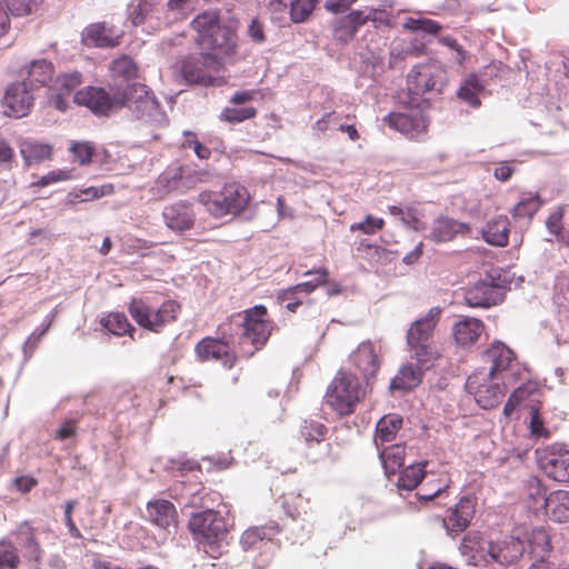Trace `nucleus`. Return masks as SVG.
Wrapping results in <instances>:
<instances>
[{"label":"nucleus","mask_w":569,"mask_h":569,"mask_svg":"<svg viewBox=\"0 0 569 569\" xmlns=\"http://www.w3.org/2000/svg\"><path fill=\"white\" fill-rule=\"evenodd\" d=\"M74 101L87 107L97 116L108 117L111 113L129 108L137 117L144 120H157L162 116L160 102L152 90L143 83L111 84L109 90L101 87H87L74 93Z\"/></svg>","instance_id":"f257e3e1"},{"label":"nucleus","mask_w":569,"mask_h":569,"mask_svg":"<svg viewBox=\"0 0 569 569\" xmlns=\"http://www.w3.org/2000/svg\"><path fill=\"white\" fill-rule=\"evenodd\" d=\"M460 550L472 566L489 568L498 565L506 567L522 557L525 546L519 538L512 536L493 542L485 539L480 532L471 531L463 537Z\"/></svg>","instance_id":"f03ea898"},{"label":"nucleus","mask_w":569,"mask_h":569,"mask_svg":"<svg viewBox=\"0 0 569 569\" xmlns=\"http://www.w3.org/2000/svg\"><path fill=\"white\" fill-rule=\"evenodd\" d=\"M181 310V303L170 298L160 303L151 297L132 298L128 306V311L138 326L154 333H160L167 326L174 323Z\"/></svg>","instance_id":"7ed1b4c3"},{"label":"nucleus","mask_w":569,"mask_h":569,"mask_svg":"<svg viewBox=\"0 0 569 569\" xmlns=\"http://www.w3.org/2000/svg\"><path fill=\"white\" fill-rule=\"evenodd\" d=\"M441 313L440 307H432L425 316L415 320L407 330L406 339L410 356L422 366L431 365L439 357L433 341V332Z\"/></svg>","instance_id":"20e7f679"},{"label":"nucleus","mask_w":569,"mask_h":569,"mask_svg":"<svg viewBox=\"0 0 569 569\" xmlns=\"http://www.w3.org/2000/svg\"><path fill=\"white\" fill-rule=\"evenodd\" d=\"M363 397L358 378L346 370L337 372L325 395L326 403L340 417L353 413Z\"/></svg>","instance_id":"39448f33"},{"label":"nucleus","mask_w":569,"mask_h":569,"mask_svg":"<svg viewBox=\"0 0 569 569\" xmlns=\"http://www.w3.org/2000/svg\"><path fill=\"white\" fill-rule=\"evenodd\" d=\"M249 200L247 188L238 182L226 183L219 192L202 191L198 196V201L214 218L239 214L246 209Z\"/></svg>","instance_id":"423d86ee"},{"label":"nucleus","mask_w":569,"mask_h":569,"mask_svg":"<svg viewBox=\"0 0 569 569\" xmlns=\"http://www.w3.org/2000/svg\"><path fill=\"white\" fill-rule=\"evenodd\" d=\"M180 70L183 79L190 84L220 87L227 83L223 62L210 53L186 57L181 61Z\"/></svg>","instance_id":"0eeeda50"},{"label":"nucleus","mask_w":569,"mask_h":569,"mask_svg":"<svg viewBox=\"0 0 569 569\" xmlns=\"http://www.w3.org/2000/svg\"><path fill=\"white\" fill-rule=\"evenodd\" d=\"M230 321L218 326V337H204L194 346V353L199 361H217L226 369H231L238 361V356L233 348V336L228 333Z\"/></svg>","instance_id":"6e6552de"},{"label":"nucleus","mask_w":569,"mask_h":569,"mask_svg":"<svg viewBox=\"0 0 569 569\" xmlns=\"http://www.w3.org/2000/svg\"><path fill=\"white\" fill-rule=\"evenodd\" d=\"M188 529L198 543L210 547L224 540L228 535L224 517L212 508L192 513L188 521Z\"/></svg>","instance_id":"1a4fd4ad"},{"label":"nucleus","mask_w":569,"mask_h":569,"mask_svg":"<svg viewBox=\"0 0 569 569\" xmlns=\"http://www.w3.org/2000/svg\"><path fill=\"white\" fill-rule=\"evenodd\" d=\"M446 71L436 62L415 66L407 76V90L411 102L426 94H439L445 86Z\"/></svg>","instance_id":"9d476101"},{"label":"nucleus","mask_w":569,"mask_h":569,"mask_svg":"<svg viewBox=\"0 0 569 569\" xmlns=\"http://www.w3.org/2000/svg\"><path fill=\"white\" fill-rule=\"evenodd\" d=\"M242 316V337L248 339L254 350H261L268 342L274 323L269 319L268 310L262 305L246 309Z\"/></svg>","instance_id":"9b49d317"},{"label":"nucleus","mask_w":569,"mask_h":569,"mask_svg":"<svg viewBox=\"0 0 569 569\" xmlns=\"http://www.w3.org/2000/svg\"><path fill=\"white\" fill-rule=\"evenodd\" d=\"M539 469L549 479L569 482V450L559 445H549L536 450Z\"/></svg>","instance_id":"f8f14e48"},{"label":"nucleus","mask_w":569,"mask_h":569,"mask_svg":"<svg viewBox=\"0 0 569 569\" xmlns=\"http://www.w3.org/2000/svg\"><path fill=\"white\" fill-rule=\"evenodd\" d=\"M383 123L409 139L418 140L427 133L429 119L421 109L408 108L401 112H390L383 118Z\"/></svg>","instance_id":"ddd939ff"},{"label":"nucleus","mask_w":569,"mask_h":569,"mask_svg":"<svg viewBox=\"0 0 569 569\" xmlns=\"http://www.w3.org/2000/svg\"><path fill=\"white\" fill-rule=\"evenodd\" d=\"M493 376L485 371H476L466 381V389L473 395L477 403L483 408H493L503 397L500 383L495 382Z\"/></svg>","instance_id":"4468645a"},{"label":"nucleus","mask_w":569,"mask_h":569,"mask_svg":"<svg viewBox=\"0 0 569 569\" xmlns=\"http://www.w3.org/2000/svg\"><path fill=\"white\" fill-rule=\"evenodd\" d=\"M33 106L34 96L32 89L22 81H14L6 88L1 107L7 117L16 119L27 117Z\"/></svg>","instance_id":"2eb2a0df"},{"label":"nucleus","mask_w":569,"mask_h":569,"mask_svg":"<svg viewBox=\"0 0 569 569\" xmlns=\"http://www.w3.org/2000/svg\"><path fill=\"white\" fill-rule=\"evenodd\" d=\"M503 287L492 274H487L465 292V301L471 308H490L502 302Z\"/></svg>","instance_id":"dca6fc26"},{"label":"nucleus","mask_w":569,"mask_h":569,"mask_svg":"<svg viewBox=\"0 0 569 569\" xmlns=\"http://www.w3.org/2000/svg\"><path fill=\"white\" fill-rule=\"evenodd\" d=\"M351 365L358 370L367 385L372 383L380 369L382 359L380 348L372 341H362L349 357Z\"/></svg>","instance_id":"f3484780"},{"label":"nucleus","mask_w":569,"mask_h":569,"mask_svg":"<svg viewBox=\"0 0 569 569\" xmlns=\"http://www.w3.org/2000/svg\"><path fill=\"white\" fill-rule=\"evenodd\" d=\"M477 507V497L468 495L447 510L443 518V526L449 536H458L463 532L471 523Z\"/></svg>","instance_id":"a211bd4d"},{"label":"nucleus","mask_w":569,"mask_h":569,"mask_svg":"<svg viewBox=\"0 0 569 569\" xmlns=\"http://www.w3.org/2000/svg\"><path fill=\"white\" fill-rule=\"evenodd\" d=\"M81 83L82 74L79 71L54 74L49 90V101L57 110L66 111L70 106V97Z\"/></svg>","instance_id":"6ab92c4d"},{"label":"nucleus","mask_w":569,"mask_h":569,"mask_svg":"<svg viewBox=\"0 0 569 569\" xmlns=\"http://www.w3.org/2000/svg\"><path fill=\"white\" fill-rule=\"evenodd\" d=\"M282 507L292 519L301 518L310 510L309 498L302 493V488L291 477H283L279 485Z\"/></svg>","instance_id":"aec40b11"},{"label":"nucleus","mask_w":569,"mask_h":569,"mask_svg":"<svg viewBox=\"0 0 569 569\" xmlns=\"http://www.w3.org/2000/svg\"><path fill=\"white\" fill-rule=\"evenodd\" d=\"M19 74L23 78L22 82L30 89L37 90L47 87L49 91L54 79L56 68L48 59H34L22 66Z\"/></svg>","instance_id":"412c9836"},{"label":"nucleus","mask_w":569,"mask_h":569,"mask_svg":"<svg viewBox=\"0 0 569 569\" xmlns=\"http://www.w3.org/2000/svg\"><path fill=\"white\" fill-rule=\"evenodd\" d=\"M471 227L448 216L437 217L431 224L429 238L436 243L455 240L457 237L469 236Z\"/></svg>","instance_id":"4be33fe9"},{"label":"nucleus","mask_w":569,"mask_h":569,"mask_svg":"<svg viewBox=\"0 0 569 569\" xmlns=\"http://www.w3.org/2000/svg\"><path fill=\"white\" fill-rule=\"evenodd\" d=\"M162 218L169 229L178 232L191 229L196 221L192 206L187 201H178L166 206Z\"/></svg>","instance_id":"5701e85b"},{"label":"nucleus","mask_w":569,"mask_h":569,"mask_svg":"<svg viewBox=\"0 0 569 569\" xmlns=\"http://www.w3.org/2000/svg\"><path fill=\"white\" fill-rule=\"evenodd\" d=\"M485 331V323L473 317H465L452 327V337L457 346L471 348L475 346Z\"/></svg>","instance_id":"b1692460"},{"label":"nucleus","mask_w":569,"mask_h":569,"mask_svg":"<svg viewBox=\"0 0 569 569\" xmlns=\"http://www.w3.org/2000/svg\"><path fill=\"white\" fill-rule=\"evenodd\" d=\"M200 44L207 49L212 50L210 53L213 57H218L224 63V59L231 57L236 51L234 34L226 27L220 26L214 32L200 42Z\"/></svg>","instance_id":"393cba45"},{"label":"nucleus","mask_w":569,"mask_h":569,"mask_svg":"<svg viewBox=\"0 0 569 569\" xmlns=\"http://www.w3.org/2000/svg\"><path fill=\"white\" fill-rule=\"evenodd\" d=\"M377 10L371 9L368 14L362 10H352L335 22L336 37L341 41H348L356 37L360 27L376 19Z\"/></svg>","instance_id":"a878e982"},{"label":"nucleus","mask_w":569,"mask_h":569,"mask_svg":"<svg viewBox=\"0 0 569 569\" xmlns=\"http://www.w3.org/2000/svg\"><path fill=\"white\" fill-rule=\"evenodd\" d=\"M121 36L104 22L91 23L82 32V41L87 46L114 48L119 46Z\"/></svg>","instance_id":"bb28decb"},{"label":"nucleus","mask_w":569,"mask_h":569,"mask_svg":"<svg viewBox=\"0 0 569 569\" xmlns=\"http://www.w3.org/2000/svg\"><path fill=\"white\" fill-rule=\"evenodd\" d=\"M315 291V286L311 283H298L284 289L277 293V301L279 303L286 302V309L296 313L303 303L311 305L312 300L309 296Z\"/></svg>","instance_id":"cd10ccee"},{"label":"nucleus","mask_w":569,"mask_h":569,"mask_svg":"<svg viewBox=\"0 0 569 569\" xmlns=\"http://www.w3.org/2000/svg\"><path fill=\"white\" fill-rule=\"evenodd\" d=\"M146 518L154 526L167 529L176 522L177 510L171 501L157 499L147 503Z\"/></svg>","instance_id":"c85d7f7f"},{"label":"nucleus","mask_w":569,"mask_h":569,"mask_svg":"<svg viewBox=\"0 0 569 569\" xmlns=\"http://www.w3.org/2000/svg\"><path fill=\"white\" fill-rule=\"evenodd\" d=\"M545 515L555 522L569 520V491L555 490L543 500Z\"/></svg>","instance_id":"c756f323"},{"label":"nucleus","mask_w":569,"mask_h":569,"mask_svg":"<svg viewBox=\"0 0 569 569\" xmlns=\"http://www.w3.org/2000/svg\"><path fill=\"white\" fill-rule=\"evenodd\" d=\"M482 357L483 361L489 365L488 373L495 376L508 369L515 355L505 343L495 342L483 352Z\"/></svg>","instance_id":"7c9ffc66"},{"label":"nucleus","mask_w":569,"mask_h":569,"mask_svg":"<svg viewBox=\"0 0 569 569\" xmlns=\"http://www.w3.org/2000/svg\"><path fill=\"white\" fill-rule=\"evenodd\" d=\"M482 239L496 247H506L509 242L510 221L506 216H498L489 220L483 227Z\"/></svg>","instance_id":"2f4dec72"},{"label":"nucleus","mask_w":569,"mask_h":569,"mask_svg":"<svg viewBox=\"0 0 569 569\" xmlns=\"http://www.w3.org/2000/svg\"><path fill=\"white\" fill-rule=\"evenodd\" d=\"M276 533L277 530L272 527H250L241 535L240 543L244 550L272 547V536Z\"/></svg>","instance_id":"473e14b6"},{"label":"nucleus","mask_w":569,"mask_h":569,"mask_svg":"<svg viewBox=\"0 0 569 569\" xmlns=\"http://www.w3.org/2000/svg\"><path fill=\"white\" fill-rule=\"evenodd\" d=\"M16 533L23 543L27 557L39 563L43 557V549L37 538L38 529L29 521H24L19 525Z\"/></svg>","instance_id":"72a5a7b5"},{"label":"nucleus","mask_w":569,"mask_h":569,"mask_svg":"<svg viewBox=\"0 0 569 569\" xmlns=\"http://www.w3.org/2000/svg\"><path fill=\"white\" fill-rule=\"evenodd\" d=\"M402 417L397 413H388L380 418L376 426V445L379 446V443L392 441L402 428Z\"/></svg>","instance_id":"f704fd0d"},{"label":"nucleus","mask_w":569,"mask_h":569,"mask_svg":"<svg viewBox=\"0 0 569 569\" xmlns=\"http://www.w3.org/2000/svg\"><path fill=\"white\" fill-rule=\"evenodd\" d=\"M109 71L112 80H122L126 84H131L138 78L139 68L131 57L123 54L111 61Z\"/></svg>","instance_id":"c9c22d12"},{"label":"nucleus","mask_w":569,"mask_h":569,"mask_svg":"<svg viewBox=\"0 0 569 569\" xmlns=\"http://www.w3.org/2000/svg\"><path fill=\"white\" fill-rule=\"evenodd\" d=\"M529 553L537 558V561H545V557L551 551L550 535L546 528L539 527L531 530L527 538Z\"/></svg>","instance_id":"e433bc0d"},{"label":"nucleus","mask_w":569,"mask_h":569,"mask_svg":"<svg viewBox=\"0 0 569 569\" xmlns=\"http://www.w3.org/2000/svg\"><path fill=\"white\" fill-rule=\"evenodd\" d=\"M380 460L388 476L395 475L405 463L406 445L396 443L386 447L380 452Z\"/></svg>","instance_id":"4c0bfd02"},{"label":"nucleus","mask_w":569,"mask_h":569,"mask_svg":"<svg viewBox=\"0 0 569 569\" xmlns=\"http://www.w3.org/2000/svg\"><path fill=\"white\" fill-rule=\"evenodd\" d=\"M422 380V371L413 365L403 366L398 375L391 380L390 388L393 390L408 391L416 388Z\"/></svg>","instance_id":"58836bf2"},{"label":"nucleus","mask_w":569,"mask_h":569,"mask_svg":"<svg viewBox=\"0 0 569 569\" xmlns=\"http://www.w3.org/2000/svg\"><path fill=\"white\" fill-rule=\"evenodd\" d=\"M20 152L27 163L49 160L52 157V146L38 141H23L20 146Z\"/></svg>","instance_id":"ea45409f"},{"label":"nucleus","mask_w":569,"mask_h":569,"mask_svg":"<svg viewBox=\"0 0 569 569\" xmlns=\"http://www.w3.org/2000/svg\"><path fill=\"white\" fill-rule=\"evenodd\" d=\"M425 468L426 463H415L402 469L397 481L398 489L408 491L416 489L427 473Z\"/></svg>","instance_id":"a19ab883"},{"label":"nucleus","mask_w":569,"mask_h":569,"mask_svg":"<svg viewBox=\"0 0 569 569\" xmlns=\"http://www.w3.org/2000/svg\"><path fill=\"white\" fill-rule=\"evenodd\" d=\"M219 14L214 11H207L198 14L191 22L192 29L198 33L199 43L220 27Z\"/></svg>","instance_id":"79ce46f5"},{"label":"nucleus","mask_w":569,"mask_h":569,"mask_svg":"<svg viewBox=\"0 0 569 569\" xmlns=\"http://www.w3.org/2000/svg\"><path fill=\"white\" fill-rule=\"evenodd\" d=\"M483 87L477 76H469L458 90V97L469 106L477 108L480 106L479 93Z\"/></svg>","instance_id":"37998d69"},{"label":"nucleus","mask_w":569,"mask_h":569,"mask_svg":"<svg viewBox=\"0 0 569 569\" xmlns=\"http://www.w3.org/2000/svg\"><path fill=\"white\" fill-rule=\"evenodd\" d=\"M101 325L116 336L132 335L134 327L129 322L127 316L122 312H111L101 320Z\"/></svg>","instance_id":"c03bdc74"},{"label":"nucleus","mask_w":569,"mask_h":569,"mask_svg":"<svg viewBox=\"0 0 569 569\" xmlns=\"http://www.w3.org/2000/svg\"><path fill=\"white\" fill-rule=\"evenodd\" d=\"M299 432L307 445L320 443L325 440L328 428L319 421L305 420Z\"/></svg>","instance_id":"a18cd8bd"},{"label":"nucleus","mask_w":569,"mask_h":569,"mask_svg":"<svg viewBox=\"0 0 569 569\" xmlns=\"http://www.w3.org/2000/svg\"><path fill=\"white\" fill-rule=\"evenodd\" d=\"M320 0H291L290 19L293 23L306 22L312 14Z\"/></svg>","instance_id":"49530a36"},{"label":"nucleus","mask_w":569,"mask_h":569,"mask_svg":"<svg viewBox=\"0 0 569 569\" xmlns=\"http://www.w3.org/2000/svg\"><path fill=\"white\" fill-rule=\"evenodd\" d=\"M529 430L532 437L548 439L550 438L552 430L549 428L546 419L536 406L530 407V425Z\"/></svg>","instance_id":"de8ad7c7"},{"label":"nucleus","mask_w":569,"mask_h":569,"mask_svg":"<svg viewBox=\"0 0 569 569\" xmlns=\"http://www.w3.org/2000/svg\"><path fill=\"white\" fill-rule=\"evenodd\" d=\"M450 482L451 480L448 473H441L436 482L428 480L418 493L419 499L427 501L432 500L433 498L440 496L447 488H449Z\"/></svg>","instance_id":"09e8293b"},{"label":"nucleus","mask_w":569,"mask_h":569,"mask_svg":"<svg viewBox=\"0 0 569 569\" xmlns=\"http://www.w3.org/2000/svg\"><path fill=\"white\" fill-rule=\"evenodd\" d=\"M257 109L254 107H243V108H234L227 107L224 108L219 118L221 121L229 123H239L249 119H252L257 116Z\"/></svg>","instance_id":"8fccbe9b"},{"label":"nucleus","mask_w":569,"mask_h":569,"mask_svg":"<svg viewBox=\"0 0 569 569\" xmlns=\"http://www.w3.org/2000/svg\"><path fill=\"white\" fill-rule=\"evenodd\" d=\"M403 28L412 32L422 31L428 34H438L442 29L440 23L428 18H408L403 22Z\"/></svg>","instance_id":"3c124183"},{"label":"nucleus","mask_w":569,"mask_h":569,"mask_svg":"<svg viewBox=\"0 0 569 569\" xmlns=\"http://www.w3.org/2000/svg\"><path fill=\"white\" fill-rule=\"evenodd\" d=\"M154 10L156 8L153 0L139 1L137 6H132L130 8V19L132 24H143L149 18L152 17Z\"/></svg>","instance_id":"603ef678"},{"label":"nucleus","mask_w":569,"mask_h":569,"mask_svg":"<svg viewBox=\"0 0 569 569\" xmlns=\"http://www.w3.org/2000/svg\"><path fill=\"white\" fill-rule=\"evenodd\" d=\"M541 201L539 197H526L521 199L513 208L512 216L515 218L531 219L533 214L540 209Z\"/></svg>","instance_id":"864d4df0"},{"label":"nucleus","mask_w":569,"mask_h":569,"mask_svg":"<svg viewBox=\"0 0 569 569\" xmlns=\"http://www.w3.org/2000/svg\"><path fill=\"white\" fill-rule=\"evenodd\" d=\"M20 563V558L8 540L0 541V569H16Z\"/></svg>","instance_id":"5fc2aeb1"},{"label":"nucleus","mask_w":569,"mask_h":569,"mask_svg":"<svg viewBox=\"0 0 569 569\" xmlns=\"http://www.w3.org/2000/svg\"><path fill=\"white\" fill-rule=\"evenodd\" d=\"M385 227V220L382 218H376L371 214H367L366 218L350 226V231H360L363 234H375L382 230Z\"/></svg>","instance_id":"6e6d98bb"},{"label":"nucleus","mask_w":569,"mask_h":569,"mask_svg":"<svg viewBox=\"0 0 569 569\" xmlns=\"http://www.w3.org/2000/svg\"><path fill=\"white\" fill-rule=\"evenodd\" d=\"M69 151L81 166H86L92 161L94 147L90 142H72Z\"/></svg>","instance_id":"4d7b16f0"},{"label":"nucleus","mask_w":569,"mask_h":569,"mask_svg":"<svg viewBox=\"0 0 569 569\" xmlns=\"http://www.w3.org/2000/svg\"><path fill=\"white\" fill-rule=\"evenodd\" d=\"M13 16L22 17L34 11L42 0H4Z\"/></svg>","instance_id":"13d9d810"},{"label":"nucleus","mask_w":569,"mask_h":569,"mask_svg":"<svg viewBox=\"0 0 569 569\" xmlns=\"http://www.w3.org/2000/svg\"><path fill=\"white\" fill-rule=\"evenodd\" d=\"M528 497L530 500L529 507L535 511H539L543 509V500L548 498V495L540 481H533L529 485Z\"/></svg>","instance_id":"bf43d9fd"},{"label":"nucleus","mask_w":569,"mask_h":569,"mask_svg":"<svg viewBox=\"0 0 569 569\" xmlns=\"http://www.w3.org/2000/svg\"><path fill=\"white\" fill-rule=\"evenodd\" d=\"M274 552V545H272V547H264L263 549H260V552L252 560L253 569H268L272 563Z\"/></svg>","instance_id":"052dcab7"},{"label":"nucleus","mask_w":569,"mask_h":569,"mask_svg":"<svg viewBox=\"0 0 569 569\" xmlns=\"http://www.w3.org/2000/svg\"><path fill=\"white\" fill-rule=\"evenodd\" d=\"M76 506H77L76 500H69L66 502V505H64V522H66V526L68 527L70 536L74 539H81L82 535H81L80 530L78 529V527L76 526L73 518H72V512H73Z\"/></svg>","instance_id":"680f3d73"},{"label":"nucleus","mask_w":569,"mask_h":569,"mask_svg":"<svg viewBox=\"0 0 569 569\" xmlns=\"http://www.w3.org/2000/svg\"><path fill=\"white\" fill-rule=\"evenodd\" d=\"M439 43L450 48L451 50H453L456 52V60L459 64H463V62L466 61L467 59V52L465 51V49L462 48V46H460L458 43V41L450 37V36H445V37H441L439 38Z\"/></svg>","instance_id":"e2e57ef3"},{"label":"nucleus","mask_w":569,"mask_h":569,"mask_svg":"<svg viewBox=\"0 0 569 569\" xmlns=\"http://www.w3.org/2000/svg\"><path fill=\"white\" fill-rule=\"evenodd\" d=\"M114 188L112 184H104L101 187H89L80 190V194L86 196L82 201L99 199L103 196L113 193Z\"/></svg>","instance_id":"0e129e2a"},{"label":"nucleus","mask_w":569,"mask_h":569,"mask_svg":"<svg viewBox=\"0 0 569 569\" xmlns=\"http://www.w3.org/2000/svg\"><path fill=\"white\" fill-rule=\"evenodd\" d=\"M562 218H563L562 210H557L549 214L546 223H547L548 230L552 234L560 237L561 240H565V237L561 234Z\"/></svg>","instance_id":"69168bd1"},{"label":"nucleus","mask_w":569,"mask_h":569,"mask_svg":"<svg viewBox=\"0 0 569 569\" xmlns=\"http://www.w3.org/2000/svg\"><path fill=\"white\" fill-rule=\"evenodd\" d=\"M247 33L256 43H263L266 41L264 27L258 18L251 20Z\"/></svg>","instance_id":"338daca9"},{"label":"nucleus","mask_w":569,"mask_h":569,"mask_svg":"<svg viewBox=\"0 0 569 569\" xmlns=\"http://www.w3.org/2000/svg\"><path fill=\"white\" fill-rule=\"evenodd\" d=\"M14 162V150L8 141L0 138V163L6 168H11Z\"/></svg>","instance_id":"774afa93"}]
</instances>
